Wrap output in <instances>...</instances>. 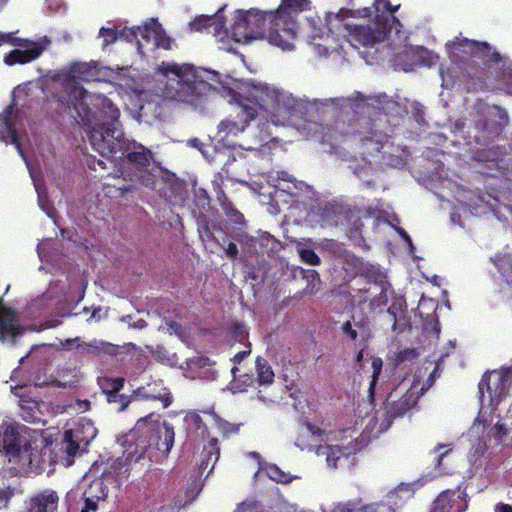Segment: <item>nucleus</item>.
I'll use <instances>...</instances> for the list:
<instances>
[{"label":"nucleus","mask_w":512,"mask_h":512,"mask_svg":"<svg viewBox=\"0 0 512 512\" xmlns=\"http://www.w3.org/2000/svg\"><path fill=\"white\" fill-rule=\"evenodd\" d=\"M174 437L173 427L166 421L161 422L159 415L150 413L140 418L134 428L125 435L122 456L112 463V472L118 478H127L133 470V465L145 458L151 446L154 445L162 453H169Z\"/></svg>","instance_id":"obj_1"},{"label":"nucleus","mask_w":512,"mask_h":512,"mask_svg":"<svg viewBox=\"0 0 512 512\" xmlns=\"http://www.w3.org/2000/svg\"><path fill=\"white\" fill-rule=\"evenodd\" d=\"M113 142V144L111 141L105 143L107 149L97 147L94 150L108 159H122L124 168L121 170L122 178L117 177V182L113 184L105 183L103 188L108 197L122 198L135 190V183L140 181L144 173L148 171L152 155L142 144L125 139L123 133Z\"/></svg>","instance_id":"obj_2"},{"label":"nucleus","mask_w":512,"mask_h":512,"mask_svg":"<svg viewBox=\"0 0 512 512\" xmlns=\"http://www.w3.org/2000/svg\"><path fill=\"white\" fill-rule=\"evenodd\" d=\"M73 96L83 107L90 101L98 108L99 119L92 122L89 118L90 111H86V117L82 118L83 125L86 127L88 138L93 149L103 147L107 149L105 143L111 141L113 144L116 137L122 136V129L119 122L120 111L116 105L104 95H91L81 86H74L71 91Z\"/></svg>","instance_id":"obj_3"},{"label":"nucleus","mask_w":512,"mask_h":512,"mask_svg":"<svg viewBox=\"0 0 512 512\" xmlns=\"http://www.w3.org/2000/svg\"><path fill=\"white\" fill-rule=\"evenodd\" d=\"M237 103L248 104L255 108V117L259 111L275 125L289 121L295 110L296 100L284 91L266 83H251L243 93L234 96Z\"/></svg>","instance_id":"obj_4"},{"label":"nucleus","mask_w":512,"mask_h":512,"mask_svg":"<svg viewBox=\"0 0 512 512\" xmlns=\"http://www.w3.org/2000/svg\"><path fill=\"white\" fill-rule=\"evenodd\" d=\"M163 95L174 101L197 105L208 95L212 85L192 64H168Z\"/></svg>","instance_id":"obj_5"},{"label":"nucleus","mask_w":512,"mask_h":512,"mask_svg":"<svg viewBox=\"0 0 512 512\" xmlns=\"http://www.w3.org/2000/svg\"><path fill=\"white\" fill-rule=\"evenodd\" d=\"M272 16H275L273 11H261L255 8L247 11L237 10L231 27L232 38L240 43L266 39L270 44L280 47V44L272 41L271 38L275 33L281 37V26Z\"/></svg>","instance_id":"obj_6"},{"label":"nucleus","mask_w":512,"mask_h":512,"mask_svg":"<svg viewBox=\"0 0 512 512\" xmlns=\"http://www.w3.org/2000/svg\"><path fill=\"white\" fill-rule=\"evenodd\" d=\"M349 129L345 132L338 129H330L325 133L324 139L331 142L332 148L338 144H346L348 147L358 149L364 155H373L380 152L388 140V135L374 128L371 121L366 119L353 120L349 123Z\"/></svg>","instance_id":"obj_7"},{"label":"nucleus","mask_w":512,"mask_h":512,"mask_svg":"<svg viewBox=\"0 0 512 512\" xmlns=\"http://www.w3.org/2000/svg\"><path fill=\"white\" fill-rule=\"evenodd\" d=\"M310 0H281L280 5L273 11L275 16L274 21H278L281 26V37L273 34L272 41L280 44L283 50H290L293 48V41L297 35V20L292 15L310 9Z\"/></svg>","instance_id":"obj_8"},{"label":"nucleus","mask_w":512,"mask_h":512,"mask_svg":"<svg viewBox=\"0 0 512 512\" xmlns=\"http://www.w3.org/2000/svg\"><path fill=\"white\" fill-rule=\"evenodd\" d=\"M9 43L18 48L10 51L4 56V63L8 66L15 64H27L38 59L50 44L47 37H43L39 41L18 38L14 33L0 32V46Z\"/></svg>","instance_id":"obj_9"},{"label":"nucleus","mask_w":512,"mask_h":512,"mask_svg":"<svg viewBox=\"0 0 512 512\" xmlns=\"http://www.w3.org/2000/svg\"><path fill=\"white\" fill-rule=\"evenodd\" d=\"M3 448L4 453L0 451V456L18 459L22 468L32 464V446L30 441L19 433L17 428L9 426L3 433Z\"/></svg>","instance_id":"obj_10"},{"label":"nucleus","mask_w":512,"mask_h":512,"mask_svg":"<svg viewBox=\"0 0 512 512\" xmlns=\"http://www.w3.org/2000/svg\"><path fill=\"white\" fill-rule=\"evenodd\" d=\"M452 44L458 50L469 53L472 57L481 59L485 66L499 64L503 60L500 53L494 50L488 42L456 37Z\"/></svg>","instance_id":"obj_11"},{"label":"nucleus","mask_w":512,"mask_h":512,"mask_svg":"<svg viewBox=\"0 0 512 512\" xmlns=\"http://www.w3.org/2000/svg\"><path fill=\"white\" fill-rule=\"evenodd\" d=\"M363 447V441L352 439L347 445H319L316 449L318 455H325L327 465L333 469L342 466L351 455H355Z\"/></svg>","instance_id":"obj_12"},{"label":"nucleus","mask_w":512,"mask_h":512,"mask_svg":"<svg viewBox=\"0 0 512 512\" xmlns=\"http://www.w3.org/2000/svg\"><path fill=\"white\" fill-rule=\"evenodd\" d=\"M239 111L236 114V119L227 118L220 122L218 125V134H223L222 139L229 136H237L243 132L249 125L250 121L255 119V108L237 103Z\"/></svg>","instance_id":"obj_13"},{"label":"nucleus","mask_w":512,"mask_h":512,"mask_svg":"<svg viewBox=\"0 0 512 512\" xmlns=\"http://www.w3.org/2000/svg\"><path fill=\"white\" fill-rule=\"evenodd\" d=\"M497 375L498 381L494 389H492L490 386L491 375L488 372L483 374L478 385L480 398L484 397L485 392L488 393L491 400H493V398L500 400L506 396L508 389L512 385V367L501 368Z\"/></svg>","instance_id":"obj_14"},{"label":"nucleus","mask_w":512,"mask_h":512,"mask_svg":"<svg viewBox=\"0 0 512 512\" xmlns=\"http://www.w3.org/2000/svg\"><path fill=\"white\" fill-rule=\"evenodd\" d=\"M392 394H390L385 403L384 416H385V427L389 428L393 423L394 419L404 416L410 411L417 403V397L413 391L407 390L397 400H392Z\"/></svg>","instance_id":"obj_15"},{"label":"nucleus","mask_w":512,"mask_h":512,"mask_svg":"<svg viewBox=\"0 0 512 512\" xmlns=\"http://www.w3.org/2000/svg\"><path fill=\"white\" fill-rule=\"evenodd\" d=\"M352 37L365 47H372L377 43L383 42L389 35L386 29H382V25H378L376 19L373 26H355L351 31Z\"/></svg>","instance_id":"obj_16"},{"label":"nucleus","mask_w":512,"mask_h":512,"mask_svg":"<svg viewBox=\"0 0 512 512\" xmlns=\"http://www.w3.org/2000/svg\"><path fill=\"white\" fill-rule=\"evenodd\" d=\"M131 398L135 401H159L163 408H168L173 401V396L170 390L164 387L161 383H154L148 387H140L136 389Z\"/></svg>","instance_id":"obj_17"},{"label":"nucleus","mask_w":512,"mask_h":512,"mask_svg":"<svg viewBox=\"0 0 512 512\" xmlns=\"http://www.w3.org/2000/svg\"><path fill=\"white\" fill-rule=\"evenodd\" d=\"M96 431L92 428L90 436H83L81 428L66 430L61 441V450L68 456H75L80 449H85L95 437Z\"/></svg>","instance_id":"obj_18"},{"label":"nucleus","mask_w":512,"mask_h":512,"mask_svg":"<svg viewBox=\"0 0 512 512\" xmlns=\"http://www.w3.org/2000/svg\"><path fill=\"white\" fill-rule=\"evenodd\" d=\"M467 503L453 490L442 491L433 502L432 510L435 512H464Z\"/></svg>","instance_id":"obj_19"},{"label":"nucleus","mask_w":512,"mask_h":512,"mask_svg":"<svg viewBox=\"0 0 512 512\" xmlns=\"http://www.w3.org/2000/svg\"><path fill=\"white\" fill-rule=\"evenodd\" d=\"M13 112L14 106L9 105L0 115V140L6 143L10 141L24 158V152L18 139L15 123L12 121Z\"/></svg>","instance_id":"obj_20"},{"label":"nucleus","mask_w":512,"mask_h":512,"mask_svg":"<svg viewBox=\"0 0 512 512\" xmlns=\"http://www.w3.org/2000/svg\"><path fill=\"white\" fill-rule=\"evenodd\" d=\"M493 109L497 112L498 121L491 122L486 117L478 119L475 123L477 130L487 134L490 137H496L502 133L505 126L509 123V115L506 109L499 105H493Z\"/></svg>","instance_id":"obj_21"},{"label":"nucleus","mask_w":512,"mask_h":512,"mask_svg":"<svg viewBox=\"0 0 512 512\" xmlns=\"http://www.w3.org/2000/svg\"><path fill=\"white\" fill-rule=\"evenodd\" d=\"M467 89L471 92L485 91L489 87V69L477 63H471L465 68Z\"/></svg>","instance_id":"obj_22"},{"label":"nucleus","mask_w":512,"mask_h":512,"mask_svg":"<svg viewBox=\"0 0 512 512\" xmlns=\"http://www.w3.org/2000/svg\"><path fill=\"white\" fill-rule=\"evenodd\" d=\"M58 503L56 491L46 489L30 498L28 512H57Z\"/></svg>","instance_id":"obj_23"},{"label":"nucleus","mask_w":512,"mask_h":512,"mask_svg":"<svg viewBox=\"0 0 512 512\" xmlns=\"http://www.w3.org/2000/svg\"><path fill=\"white\" fill-rule=\"evenodd\" d=\"M226 5L220 7L214 15H200L189 23L191 31L202 32L214 26V33L218 34L224 28L226 20L221 14Z\"/></svg>","instance_id":"obj_24"},{"label":"nucleus","mask_w":512,"mask_h":512,"mask_svg":"<svg viewBox=\"0 0 512 512\" xmlns=\"http://www.w3.org/2000/svg\"><path fill=\"white\" fill-rule=\"evenodd\" d=\"M216 198L227 220L241 230L246 224L244 215L235 207L220 186L217 187Z\"/></svg>","instance_id":"obj_25"},{"label":"nucleus","mask_w":512,"mask_h":512,"mask_svg":"<svg viewBox=\"0 0 512 512\" xmlns=\"http://www.w3.org/2000/svg\"><path fill=\"white\" fill-rule=\"evenodd\" d=\"M220 456V448L217 438H211L206 446H204L201 453V461L198 465L199 474L202 475L207 469V475L213 471L215 463Z\"/></svg>","instance_id":"obj_26"},{"label":"nucleus","mask_w":512,"mask_h":512,"mask_svg":"<svg viewBox=\"0 0 512 512\" xmlns=\"http://www.w3.org/2000/svg\"><path fill=\"white\" fill-rule=\"evenodd\" d=\"M15 312L6 309L0 313V341H12L21 333V327L16 324Z\"/></svg>","instance_id":"obj_27"},{"label":"nucleus","mask_w":512,"mask_h":512,"mask_svg":"<svg viewBox=\"0 0 512 512\" xmlns=\"http://www.w3.org/2000/svg\"><path fill=\"white\" fill-rule=\"evenodd\" d=\"M250 242L257 253L262 255L266 254L268 256L276 253L280 246V242L267 232L262 234L259 238H251Z\"/></svg>","instance_id":"obj_28"},{"label":"nucleus","mask_w":512,"mask_h":512,"mask_svg":"<svg viewBox=\"0 0 512 512\" xmlns=\"http://www.w3.org/2000/svg\"><path fill=\"white\" fill-rule=\"evenodd\" d=\"M256 380L259 386L271 385L274 382V371L268 360L262 356L255 359Z\"/></svg>","instance_id":"obj_29"},{"label":"nucleus","mask_w":512,"mask_h":512,"mask_svg":"<svg viewBox=\"0 0 512 512\" xmlns=\"http://www.w3.org/2000/svg\"><path fill=\"white\" fill-rule=\"evenodd\" d=\"M233 381L231 382L232 389L236 392H244L247 389L257 383L256 377L251 373H241V369L237 366H233L231 369Z\"/></svg>","instance_id":"obj_30"},{"label":"nucleus","mask_w":512,"mask_h":512,"mask_svg":"<svg viewBox=\"0 0 512 512\" xmlns=\"http://www.w3.org/2000/svg\"><path fill=\"white\" fill-rule=\"evenodd\" d=\"M491 261L508 285H512V254L497 253Z\"/></svg>","instance_id":"obj_31"},{"label":"nucleus","mask_w":512,"mask_h":512,"mask_svg":"<svg viewBox=\"0 0 512 512\" xmlns=\"http://www.w3.org/2000/svg\"><path fill=\"white\" fill-rule=\"evenodd\" d=\"M202 413L211 418L213 424L219 430L224 438H228L233 434L239 432L240 425L230 423L222 419L217 413L212 410H203Z\"/></svg>","instance_id":"obj_32"},{"label":"nucleus","mask_w":512,"mask_h":512,"mask_svg":"<svg viewBox=\"0 0 512 512\" xmlns=\"http://www.w3.org/2000/svg\"><path fill=\"white\" fill-rule=\"evenodd\" d=\"M184 422L188 430L198 432L202 439L210 436L208 427L198 411H189L184 417Z\"/></svg>","instance_id":"obj_33"},{"label":"nucleus","mask_w":512,"mask_h":512,"mask_svg":"<svg viewBox=\"0 0 512 512\" xmlns=\"http://www.w3.org/2000/svg\"><path fill=\"white\" fill-rule=\"evenodd\" d=\"M156 25L157 20H152V23L145 24L144 26H138V40L137 49L140 53H143L142 49L150 44L153 45L154 38L156 37Z\"/></svg>","instance_id":"obj_34"},{"label":"nucleus","mask_w":512,"mask_h":512,"mask_svg":"<svg viewBox=\"0 0 512 512\" xmlns=\"http://www.w3.org/2000/svg\"><path fill=\"white\" fill-rule=\"evenodd\" d=\"M399 9V5L393 6L391 4L390 9L386 12H382L381 14H376L375 19L378 25H382V29H386L389 33L393 28L398 30V27H401V23L399 19L394 15V13Z\"/></svg>","instance_id":"obj_35"},{"label":"nucleus","mask_w":512,"mask_h":512,"mask_svg":"<svg viewBox=\"0 0 512 512\" xmlns=\"http://www.w3.org/2000/svg\"><path fill=\"white\" fill-rule=\"evenodd\" d=\"M77 382V373L74 368H62L58 371V378L54 379L51 384L58 388H71L75 387Z\"/></svg>","instance_id":"obj_36"},{"label":"nucleus","mask_w":512,"mask_h":512,"mask_svg":"<svg viewBox=\"0 0 512 512\" xmlns=\"http://www.w3.org/2000/svg\"><path fill=\"white\" fill-rule=\"evenodd\" d=\"M302 279L306 281V286L303 288V293L314 295L318 292L321 280L318 272L313 269H300Z\"/></svg>","instance_id":"obj_37"},{"label":"nucleus","mask_w":512,"mask_h":512,"mask_svg":"<svg viewBox=\"0 0 512 512\" xmlns=\"http://www.w3.org/2000/svg\"><path fill=\"white\" fill-rule=\"evenodd\" d=\"M355 327L353 328L350 321H346L341 325V331L352 341H355L359 334L365 336L369 334L368 324L364 320L356 322Z\"/></svg>","instance_id":"obj_38"},{"label":"nucleus","mask_w":512,"mask_h":512,"mask_svg":"<svg viewBox=\"0 0 512 512\" xmlns=\"http://www.w3.org/2000/svg\"><path fill=\"white\" fill-rule=\"evenodd\" d=\"M71 73L81 81H90L96 76V67L89 63H74Z\"/></svg>","instance_id":"obj_39"},{"label":"nucleus","mask_w":512,"mask_h":512,"mask_svg":"<svg viewBox=\"0 0 512 512\" xmlns=\"http://www.w3.org/2000/svg\"><path fill=\"white\" fill-rule=\"evenodd\" d=\"M125 383L123 377H100L98 384L104 394L120 392Z\"/></svg>","instance_id":"obj_40"},{"label":"nucleus","mask_w":512,"mask_h":512,"mask_svg":"<svg viewBox=\"0 0 512 512\" xmlns=\"http://www.w3.org/2000/svg\"><path fill=\"white\" fill-rule=\"evenodd\" d=\"M267 476L276 483L288 484L295 478L290 473L281 470L276 464H269L266 467Z\"/></svg>","instance_id":"obj_41"},{"label":"nucleus","mask_w":512,"mask_h":512,"mask_svg":"<svg viewBox=\"0 0 512 512\" xmlns=\"http://www.w3.org/2000/svg\"><path fill=\"white\" fill-rule=\"evenodd\" d=\"M156 37L154 38L153 47L154 48H163L165 50H170L172 48L173 39H171L162 26L158 23L156 25Z\"/></svg>","instance_id":"obj_42"},{"label":"nucleus","mask_w":512,"mask_h":512,"mask_svg":"<svg viewBox=\"0 0 512 512\" xmlns=\"http://www.w3.org/2000/svg\"><path fill=\"white\" fill-rule=\"evenodd\" d=\"M372 369H373L372 380H371L369 388H368V397L371 402L374 401L376 383L378 381V378H379L381 370H382V360L380 358L373 359Z\"/></svg>","instance_id":"obj_43"},{"label":"nucleus","mask_w":512,"mask_h":512,"mask_svg":"<svg viewBox=\"0 0 512 512\" xmlns=\"http://www.w3.org/2000/svg\"><path fill=\"white\" fill-rule=\"evenodd\" d=\"M294 444L303 451H312L314 448L317 449V447L319 446L316 443H314V441L310 438L306 430H301L299 432Z\"/></svg>","instance_id":"obj_44"},{"label":"nucleus","mask_w":512,"mask_h":512,"mask_svg":"<svg viewBox=\"0 0 512 512\" xmlns=\"http://www.w3.org/2000/svg\"><path fill=\"white\" fill-rule=\"evenodd\" d=\"M105 395H106V400L108 403H111V404L115 403L118 405L117 406L118 411H123L131 401H134L131 398V396L128 397L124 394H120V392L109 393V394H105Z\"/></svg>","instance_id":"obj_45"},{"label":"nucleus","mask_w":512,"mask_h":512,"mask_svg":"<svg viewBox=\"0 0 512 512\" xmlns=\"http://www.w3.org/2000/svg\"><path fill=\"white\" fill-rule=\"evenodd\" d=\"M361 502L359 499L358 501H347V502H338L332 504V506L329 508L328 511L324 512H359V508L357 505Z\"/></svg>","instance_id":"obj_46"},{"label":"nucleus","mask_w":512,"mask_h":512,"mask_svg":"<svg viewBox=\"0 0 512 512\" xmlns=\"http://www.w3.org/2000/svg\"><path fill=\"white\" fill-rule=\"evenodd\" d=\"M509 433V430L507 426L504 423L497 422L494 427L491 428V430L488 433V437L494 438L495 444H499L505 436H507Z\"/></svg>","instance_id":"obj_47"},{"label":"nucleus","mask_w":512,"mask_h":512,"mask_svg":"<svg viewBox=\"0 0 512 512\" xmlns=\"http://www.w3.org/2000/svg\"><path fill=\"white\" fill-rule=\"evenodd\" d=\"M303 427L309 434L310 438L317 444L318 441L324 440V436L326 435V431L321 429L320 427L306 421L303 423Z\"/></svg>","instance_id":"obj_48"},{"label":"nucleus","mask_w":512,"mask_h":512,"mask_svg":"<svg viewBox=\"0 0 512 512\" xmlns=\"http://www.w3.org/2000/svg\"><path fill=\"white\" fill-rule=\"evenodd\" d=\"M299 255L303 262L311 266H317L321 263L320 257L315 253L313 249L302 248L299 250Z\"/></svg>","instance_id":"obj_49"},{"label":"nucleus","mask_w":512,"mask_h":512,"mask_svg":"<svg viewBox=\"0 0 512 512\" xmlns=\"http://www.w3.org/2000/svg\"><path fill=\"white\" fill-rule=\"evenodd\" d=\"M99 35L103 38L104 46L113 44L119 39V31L114 28L102 27L99 31Z\"/></svg>","instance_id":"obj_50"},{"label":"nucleus","mask_w":512,"mask_h":512,"mask_svg":"<svg viewBox=\"0 0 512 512\" xmlns=\"http://www.w3.org/2000/svg\"><path fill=\"white\" fill-rule=\"evenodd\" d=\"M359 512H396V510L381 503H370L360 506Z\"/></svg>","instance_id":"obj_51"},{"label":"nucleus","mask_w":512,"mask_h":512,"mask_svg":"<svg viewBox=\"0 0 512 512\" xmlns=\"http://www.w3.org/2000/svg\"><path fill=\"white\" fill-rule=\"evenodd\" d=\"M119 39H123L127 42H136L138 40V26L132 28H124L119 30Z\"/></svg>","instance_id":"obj_52"},{"label":"nucleus","mask_w":512,"mask_h":512,"mask_svg":"<svg viewBox=\"0 0 512 512\" xmlns=\"http://www.w3.org/2000/svg\"><path fill=\"white\" fill-rule=\"evenodd\" d=\"M231 333H232V336L237 341H240V342L243 341L244 339H246L248 336V332L246 331L245 326L238 322L234 323L231 326Z\"/></svg>","instance_id":"obj_53"},{"label":"nucleus","mask_w":512,"mask_h":512,"mask_svg":"<svg viewBox=\"0 0 512 512\" xmlns=\"http://www.w3.org/2000/svg\"><path fill=\"white\" fill-rule=\"evenodd\" d=\"M196 205L201 208H205L210 203V197L204 189H199L195 192Z\"/></svg>","instance_id":"obj_54"},{"label":"nucleus","mask_w":512,"mask_h":512,"mask_svg":"<svg viewBox=\"0 0 512 512\" xmlns=\"http://www.w3.org/2000/svg\"><path fill=\"white\" fill-rule=\"evenodd\" d=\"M99 497H86L81 512H97Z\"/></svg>","instance_id":"obj_55"},{"label":"nucleus","mask_w":512,"mask_h":512,"mask_svg":"<svg viewBox=\"0 0 512 512\" xmlns=\"http://www.w3.org/2000/svg\"><path fill=\"white\" fill-rule=\"evenodd\" d=\"M387 302H388V297L386 294V290L382 289L381 292L371 300L370 304H371L372 308H377V307L386 305Z\"/></svg>","instance_id":"obj_56"},{"label":"nucleus","mask_w":512,"mask_h":512,"mask_svg":"<svg viewBox=\"0 0 512 512\" xmlns=\"http://www.w3.org/2000/svg\"><path fill=\"white\" fill-rule=\"evenodd\" d=\"M401 310V307L397 306L396 303H392L389 308L387 309V313L392 317L393 323H392V330L395 331L397 329V323H398V311Z\"/></svg>","instance_id":"obj_57"},{"label":"nucleus","mask_w":512,"mask_h":512,"mask_svg":"<svg viewBox=\"0 0 512 512\" xmlns=\"http://www.w3.org/2000/svg\"><path fill=\"white\" fill-rule=\"evenodd\" d=\"M418 356L415 349H404L399 352L397 360L403 362L405 360H411Z\"/></svg>","instance_id":"obj_58"},{"label":"nucleus","mask_w":512,"mask_h":512,"mask_svg":"<svg viewBox=\"0 0 512 512\" xmlns=\"http://www.w3.org/2000/svg\"><path fill=\"white\" fill-rule=\"evenodd\" d=\"M258 505L257 501H243L237 504L233 512H248Z\"/></svg>","instance_id":"obj_59"},{"label":"nucleus","mask_w":512,"mask_h":512,"mask_svg":"<svg viewBox=\"0 0 512 512\" xmlns=\"http://www.w3.org/2000/svg\"><path fill=\"white\" fill-rule=\"evenodd\" d=\"M373 5L375 8L376 14H381L382 12H386L391 7V3L389 0H375Z\"/></svg>","instance_id":"obj_60"},{"label":"nucleus","mask_w":512,"mask_h":512,"mask_svg":"<svg viewBox=\"0 0 512 512\" xmlns=\"http://www.w3.org/2000/svg\"><path fill=\"white\" fill-rule=\"evenodd\" d=\"M226 255L232 259L235 260L238 256V247L234 242H229L227 247L225 248Z\"/></svg>","instance_id":"obj_61"},{"label":"nucleus","mask_w":512,"mask_h":512,"mask_svg":"<svg viewBox=\"0 0 512 512\" xmlns=\"http://www.w3.org/2000/svg\"><path fill=\"white\" fill-rule=\"evenodd\" d=\"M251 353L250 350H243L234 355L232 358V361L234 363V366H239L241 362Z\"/></svg>","instance_id":"obj_62"},{"label":"nucleus","mask_w":512,"mask_h":512,"mask_svg":"<svg viewBox=\"0 0 512 512\" xmlns=\"http://www.w3.org/2000/svg\"><path fill=\"white\" fill-rule=\"evenodd\" d=\"M361 160L363 164L360 167H354L352 165H349V168H351L353 172L357 175H360L362 171H364L368 166H370V162H368L365 157H362Z\"/></svg>","instance_id":"obj_63"},{"label":"nucleus","mask_w":512,"mask_h":512,"mask_svg":"<svg viewBox=\"0 0 512 512\" xmlns=\"http://www.w3.org/2000/svg\"><path fill=\"white\" fill-rule=\"evenodd\" d=\"M495 512H512V505L499 503L495 507Z\"/></svg>","instance_id":"obj_64"}]
</instances>
